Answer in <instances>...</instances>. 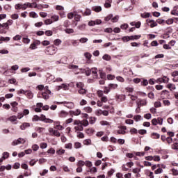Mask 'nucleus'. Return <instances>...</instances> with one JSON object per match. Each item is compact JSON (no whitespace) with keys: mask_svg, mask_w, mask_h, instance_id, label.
I'll return each mask as SVG.
<instances>
[{"mask_svg":"<svg viewBox=\"0 0 178 178\" xmlns=\"http://www.w3.org/2000/svg\"><path fill=\"white\" fill-rule=\"evenodd\" d=\"M157 83H165V84H168L169 83V78L166 76H163V78H159L156 80Z\"/></svg>","mask_w":178,"mask_h":178,"instance_id":"0eeeda50","label":"nucleus"},{"mask_svg":"<svg viewBox=\"0 0 178 178\" xmlns=\"http://www.w3.org/2000/svg\"><path fill=\"white\" fill-rule=\"evenodd\" d=\"M92 10L98 13V12H101V10H102V7L99 6H96L92 7Z\"/></svg>","mask_w":178,"mask_h":178,"instance_id":"4be33fe9","label":"nucleus"},{"mask_svg":"<svg viewBox=\"0 0 178 178\" xmlns=\"http://www.w3.org/2000/svg\"><path fill=\"white\" fill-rule=\"evenodd\" d=\"M94 131H95L92 128H89L86 130V133L88 134V136H92V134H94Z\"/></svg>","mask_w":178,"mask_h":178,"instance_id":"dca6fc26","label":"nucleus"},{"mask_svg":"<svg viewBox=\"0 0 178 178\" xmlns=\"http://www.w3.org/2000/svg\"><path fill=\"white\" fill-rule=\"evenodd\" d=\"M65 32L67 34H73V33H74V30H73V29H65Z\"/></svg>","mask_w":178,"mask_h":178,"instance_id":"c756f323","label":"nucleus"},{"mask_svg":"<svg viewBox=\"0 0 178 178\" xmlns=\"http://www.w3.org/2000/svg\"><path fill=\"white\" fill-rule=\"evenodd\" d=\"M122 40L124 42H129V41H131L130 36H124Z\"/></svg>","mask_w":178,"mask_h":178,"instance_id":"f704fd0d","label":"nucleus"},{"mask_svg":"<svg viewBox=\"0 0 178 178\" xmlns=\"http://www.w3.org/2000/svg\"><path fill=\"white\" fill-rule=\"evenodd\" d=\"M64 106L68 108V109H73L74 108V103L72 102H64L63 103Z\"/></svg>","mask_w":178,"mask_h":178,"instance_id":"20e7f679","label":"nucleus"},{"mask_svg":"<svg viewBox=\"0 0 178 178\" xmlns=\"http://www.w3.org/2000/svg\"><path fill=\"white\" fill-rule=\"evenodd\" d=\"M74 130L76 131H83L84 130V128L83 127V125H81V122L80 120H75L74 122Z\"/></svg>","mask_w":178,"mask_h":178,"instance_id":"f03ea898","label":"nucleus"},{"mask_svg":"<svg viewBox=\"0 0 178 178\" xmlns=\"http://www.w3.org/2000/svg\"><path fill=\"white\" fill-rule=\"evenodd\" d=\"M162 106V103L161 102H156L154 103V108H161Z\"/></svg>","mask_w":178,"mask_h":178,"instance_id":"603ef678","label":"nucleus"},{"mask_svg":"<svg viewBox=\"0 0 178 178\" xmlns=\"http://www.w3.org/2000/svg\"><path fill=\"white\" fill-rule=\"evenodd\" d=\"M47 52H49V55H55L56 54V49L54 46L49 47L47 48Z\"/></svg>","mask_w":178,"mask_h":178,"instance_id":"423d86ee","label":"nucleus"},{"mask_svg":"<svg viewBox=\"0 0 178 178\" xmlns=\"http://www.w3.org/2000/svg\"><path fill=\"white\" fill-rule=\"evenodd\" d=\"M8 158H9V153L6 152H3L2 158L0 159V165L3 162V159H8Z\"/></svg>","mask_w":178,"mask_h":178,"instance_id":"9b49d317","label":"nucleus"},{"mask_svg":"<svg viewBox=\"0 0 178 178\" xmlns=\"http://www.w3.org/2000/svg\"><path fill=\"white\" fill-rule=\"evenodd\" d=\"M90 15H91V10L86 8L83 13V16H90Z\"/></svg>","mask_w":178,"mask_h":178,"instance_id":"7c9ffc66","label":"nucleus"},{"mask_svg":"<svg viewBox=\"0 0 178 178\" xmlns=\"http://www.w3.org/2000/svg\"><path fill=\"white\" fill-rule=\"evenodd\" d=\"M100 101H102V103L104 102L105 104L108 102V97L106 96H103L102 97H101Z\"/></svg>","mask_w":178,"mask_h":178,"instance_id":"4d7b16f0","label":"nucleus"},{"mask_svg":"<svg viewBox=\"0 0 178 178\" xmlns=\"http://www.w3.org/2000/svg\"><path fill=\"white\" fill-rule=\"evenodd\" d=\"M13 24V20L9 19L6 22V26L7 27V30H9V26H12Z\"/></svg>","mask_w":178,"mask_h":178,"instance_id":"a878e982","label":"nucleus"},{"mask_svg":"<svg viewBox=\"0 0 178 178\" xmlns=\"http://www.w3.org/2000/svg\"><path fill=\"white\" fill-rule=\"evenodd\" d=\"M11 19H13V20H17V19H19V14L11 15Z\"/></svg>","mask_w":178,"mask_h":178,"instance_id":"bf43d9fd","label":"nucleus"},{"mask_svg":"<svg viewBox=\"0 0 178 178\" xmlns=\"http://www.w3.org/2000/svg\"><path fill=\"white\" fill-rule=\"evenodd\" d=\"M49 95H51V90H49L48 86H45L44 91L38 94V98H43V99H49Z\"/></svg>","mask_w":178,"mask_h":178,"instance_id":"f257e3e1","label":"nucleus"},{"mask_svg":"<svg viewBox=\"0 0 178 178\" xmlns=\"http://www.w3.org/2000/svg\"><path fill=\"white\" fill-rule=\"evenodd\" d=\"M141 17L143 19H148L151 16V14L149 13H143L140 15Z\"/></svg>","mask_w":178,"mask_h":178,"instance_id":"412c9836","label":"nucleus"},{"mask_svg":"<svg viewBox=\"0 0 178 178\" xmlns=\"http://www.w3.org/2000/svg\"><path fill=\"white\" fill-rule=\"evenodd\" d=\"M74 147L76 149L81 148V144L79 142H76L74 143Z\"/></svg>","mask_w":178,"mask_h":178,"instance_id":"13d9d810","label":"nucleus"},{"mask_svg":"<svg viewBox=\"0 0 178 178\" xmlns=\"http://www.w3.org/2000/svg\"><path fill=\"white\" fill-rule=\"evenodd\" d=\"M71 115H74V116H79L81 113V111L80 109H76L74 111H70Z\"/></svg>","mask_w":178,"mask_h":178,"instance_id":"4468645a","label":"nucleus"},{"mask_svg":"<svg viewBox=\"0 0 178 178\" xmlns=\"http://www.w3.org/2000/svg\"><path fill=\"white\" fill-rule=\"evenodd\" d=\"M38 120H41L38 115H34L32 118V122H38Z\"/></svg>","mask_w":178,"mask_h":178,"instance_id":"3c124183","label":"nucleus"},{"mask_svg":"<svg viewBox=\"0 0 178 178\" xmlns=\"http://www.w3.org/2000/svg\"><path fill=\"white\" fill-rule=\"evenodd\" d=\"M67 115H68L67 112H66L65 111H61V112L60 113V118H65V116H67Z\"/></svg>","mask_w":178,"mask_h":178,"instance_id":"a18cd8bd","label":"nucleus"},{"mask_svg":"<svg viewBox=\"0 0 178 178\" xmlns=\"http://www.w3.org/2000/svg\"><path fill=\"white\" fill-rule=\"evenodd\" d=\"M65 148H66L67 149H72V148H73V144L72 143L65 144Z\"/></svg>","mask_w":178,"mask_h":178,"instance_id":"a19ab883","label":"nucleus"},{"mask_svg":"<svg viewBox=\"0 0 178 178\" xmlns=\"http://www.w3.org/2000/svg\"><path fill=\"white\" fill-rule=\"evenodd\" d=\"M102 59H104V60H111V56L108 55V54H105L103 56Z\"/></svg>","mask_w":178,"mask_h":178,"instance_id":"8fccbe9b","label":"nucleus"},{"mask_svg":"<svg viewBox=\"0 0 178 178\" xmlns=\"http://www.w3.org/2000/svg\"><path fill=\"white\" fill-rule=\"evenodd\" d=\"M148 80L147 79H143V81H142L141 84L142 86H143L144 87H147V86H148Z\"/></svg>","mask_w":178,"mask_h":178,"instance_id":"052dcab7","label":"nucleus"},{"mask_svg":"<svg viewBox=\"0 0 178 178\" xmlns=\"http://www.w3.org/2000/svg\"><path fill=\"white\" fill-rule=\"evenodd\" d=\"M51 19L54 22H58L59 20V15H54L51 17Z\"/></svg>","mask_w":178,"mask_h":178,"instance_id":"b1692460","label":"nucleus"},{"mask_svg":"<svg viewBox=\"0 0 178 178\" xmlns=\"http://www.w3.org/2000/svg\"><path fill=\"white\" fill-rule=\"evenodd\" d=\"M151 137H152V138H153L154 140H156V139H158V138H160L161 135H159V134H158V133L154 132V133H152V134H151Z\"/></svg>","mask_w":178,"mask_h":178,"instance_id":"2eb2a0df","label":"nucleus"},{"mask_svg":"<svg viewBox=\"0 0 178 178\" xmlns=\"http://www.w3.org/2000/svg\"><path fill=\"white\" fill-rule=\"evenodd\" d=\"M171 147H172V149L178 150V143H174L173 145H172Z\"/></svg>","mask_w":178,"mask_h":178,"instance_id":"338daca9","label":"nucleus"},{"mask_svg":"<svg viewBox=\"0 0 178 178\" xmlns=\"http://www.w3.org/2000/svg\"><path fill=\"white\" fill-rule=\"evenodd\" d=\"M84 56L86 58V59H91V54L86 52L84 54Z\"/></svg>","mask_w":178,"mask_h":178,"instance_id":"69168bd1","label":"nucleus"},{"mask_svg":"<svg viewBox=\"0 0 178 178\" xmlns=\"http://www.w3.org/2000/svg\"><path fill=\"white\" fill-rule=\"evenodd\" d=\"M25 5H26V9H27V8H33V5L35 6V8H37V3H25Z\"/></svg>","mask_w":178,"mask_h":178,"instance_id":"393cba45","label":"nucleus"},{"mask_svg":"<svg viewBox=\"0 0 178 178\" xmlns=\"http://www.w3.org/2000/svg\"><path fill=\"white\" fill-rule=\"evenodd\" d=\"M74 20L76 22H80V19H81V15L77 14V12L74 13Z\"/></svg>","mask_w":178,"mask_h":178,"instance_id":"5701e85b","label":"nucleus"},{"mask_svg":"<svg viewBox=\"0 0 178 178\" xmlns=\"http://www.w3.org/2000/svg\"><path fill=\"white\" fill-rule=\"evenodd\" d=\"M83 111H85V112H87L88 113H91V112H92V108L90 106H86L84 107Z\"/></svg>","mask_w":178,"mask_h":178,"instance_id":"cd10ccee","label":"nucleus"},{"mask_svg":"<svg viewBox=\"0 0 178 178\" xmlns=\"http://www.w3.org/2000/svg\"><path fill=\"white\" fill-rule=\"evenodd\" d=\"M7 120H9L10 122H12V123H13L17 120V117L15 115H12L10 118H8Z\"/></svg>","mask_w":178,"mask_h":178,"instance_id":"a211bd4d","label":"nucleus"},{"mask_svg":"<svg viewBox=\"0 0 178 178\" xmlns=\"http://www.w3.org/2000/svg\"><path fill=\"white\" fill-rule=\"evenodd\" d=\"M53 23H54V21H52L51 19H47L44 20V24H46V26H48V24H52Z\"/></svg>","mask_w":178,"mask_h":178,"instance_id":"473e14b6","label":"nucleus"},{"mask_svg":"<svg viewBox=\"0 0 178 178\" xmlns=\"http://www.w3.org/2000/svg\"><path fill=\"white\" fill-rule=\"evenodd\" d=\"M29 16L30 17H33V19L38 17V15L35 13V12H31L29 13Z\"/></svg>","mask_w":178,"mask_h":178,"instance_id":"72a5a7b5","label":"nucleus"},{"mask_svg":"<svg viewBox=\"0 0 178 178\" xmlns=\"http://www.w3.org/2000/svg\"><path fill=\"white\" fill-rule=\"evenodd\" d=\"M89 172H90V173H97V168L92 167V168H90Z\"/></svg>","mask_w":178,"mask_h":178,"instance_id":"0e129e2a","label":"nucleus"},{"mask_svg":"<svg viewBox=\"0 0 178 178\" xmlns=\"http://www.w3.org/2000/svg\"><path fill=\"white\" fill-rule=\"evenodd\" d=\"M61 43L62 40H60V39H56L54 40V45H56V47L60 45Z\"/></svg>","mask_w":178,"mask_h":178,"instance_id":"c03bdc74","label":"nucleus"},{"mask_svg":"<svg viewBox=\"0 0 178 178\" xmlns=\"http://www.w3.org/2000/svg\"><path fill=\"white\" fill-rule=\"evenodd\" d=\"M129 38L131 41H133V40H140V38H141V35H131Z\"/></svg>","mask_w":178,"mask_h":178,"instance_id":"6ab92c4d","label":"nucleus"},{"mask_svg":"<svg viewBox=\"0 0 178 178\" xmlns=\"http://www.w3.org/2000/svg\"><path fill=\"white\" fill-rule=\"evenodd\" d=\"M100 124H102V126H108V127H111V123L107 121H101Z\"/></svg>","mask_w":178,"mask_h":178,"instance_id":"2f4dec72","label":"nucleus"},{"mask_svg":"<svg viewBox=\"0 0 178 178\" xmlns=\"http://www.w3.org/2000/svg\"><path fill=\"white\" fill-rule=\"evenodd\" d=\"M48 131L50 136H55V137H60V133L58 130L54 129V128H49Z\"/></svg>","mask_w":178,"mask_h":178,"instance_id":"7ed1b4c3","label":"nucleus"},{"mask_svg":"<svg viewBox=\"0 0 178 178\" xmlns=\"http://www.w3.org/2000/svg\"><path fill=\"white\" fill-rule=\"evenodd\" d=\"M40 148H42V149H44L45 148H47V147H48V145L45 143H40Z\"/></svg>","mask_w":178,"mask_h":178,"instance_id":"680f3d73","label":"nucleus"},{"mask_svg":"<svg viewBox=\"0 0 178 178\" xmlns=\"http://www.w3.org/2000/svg\"><path fill=\"white\" fill-rule=\"evenodd\" d=\"M91 73L93 76V79H98V69L93 67L91 69Z\"/></svg>","mask_w":178,"mask_h":178,"instance_id":"6e6552de","label":"nucleus"},{"mask_svg":"<svg viewBox=\"0 0 178 178\" xmlns=\"http://www.w3.org/2000/svg\"><path fill=\"white\" fill-rule=\"evenodd\" d=\"M56 88H57L58 91H59V90H62V88L66 91V90H69V85L63 83L60 86H57Z\"/></svg>","mask_w":178,"mask_h":178,"instance_id":"1a4fd4ad","label":"nucleus"},{"mask_svg":"<svg viewBox=\"0 0 178 178\" xmlns=\"http://www.w3.org/2000/svg\"><path fill=\"white\" fill-rule=\"evenodd\" d=\"M129 133H131V134H137V133H138V131H137V129L136 128H131L129 131Z\"/></svg>","mask_w":178,"mask_h":178,"instance_id":"37998d69","label":"nucleus"},{"mask_svg":"<svg viewBox=\"0 0 178 178\" xmlns=\"http://www.w3.org/2000/svg\"><path fill=\"white\" fill-rule=\"evenodd\" d=\"M25 95L27 97V98H29V99H31L34 97V94H33L32 92L30 90H26V93Z\"/></svg>","mask_w":178,"mask_h":178,"instance_id":"f8f14e48","label":"nucleus"},{"mask_svg":"<svg viewBox=\"0 0 178 178\" xmlns=\"http://www.w3.org/2000/svg\"><path fill=\"white\" fill-rule=\"evenodd\" d=\"M84 165H86V162L83 161L81 160H80L78 163H77V166H79L81 168H83V166H84Z\"/></svg>","mask_w":178,"mask_h":178,"instance_id":"09e8293b","label":"nucleus"},{"mask_svg":"<svg viewBox=\"0 0 178 178\" xmlns=\"http://www.w3.org/2000/svg\"><path fill=\"white\" fill-rule=\"evenodd\" d=\"M85 73H86V76H90V74H91V69L86 68Z\"/></svg>","mask_w":178,"mask_h":178,"instance_id":"774afa93","label":"nucleus"},{"mask_svg":"<svg viewBox=\"0 0 178 178\" xmlns=\"http://www.w3.org/2000/svg\"><path fill=\"white\" fill-rule=\"evenodd\" d=\"M118 20H119V15H116L111 19V21L113 22V23H117Z\"/></svg>","mask_w":178,"mask_h":178,"instance_id":"5fc2aeb1","label":"nucleus"},{"mask_svg":"<svg viewBox=\"0 0 178 178\" xmlns=\"http://www.w3.org/2000/svg\"><path fill=\"white\" fill-rule=\"evenodd\" d=\"M112 0H106L104 8H111L112 6Z\"/></svg>","mask_w":178,"mask_h":178,"instance_id":"f3484780","label":"nucleus"},{"mask_svg":"<svg viewBox=\"0 0 178 178\" xmlns=\"http://www.w3.org/2000/svg\"><path fill=\"white\" fill-rule=\"evenodd\" d=\"M26 127H30V123L24 122L19 127L21 130H26Z\"/></svg>","mask_w":178,"mask_h":178,"instance_id":"ddd939ff","label":"nucleus"},{"mask_svg":"<svg viewBox=\"0 0 178 178\" xmlns=\"http://www.w3.org/2000/svg\"><path fill=\"white\" fill-rule=\"evenodd\" d=\"M76 13V11H74V13H70L67 14V18L68 19H73V17L74 16V14Z\"/></svg>","mask_w":178,"mask_h":178,"instance_id":"864d4df0","label":"nucleus"},{"mask_svg":"<svg viewBox=\"0 0 178 178\" xmlns=\"http://www.w3.org/2000/svg\"><path fill=\"white\" fill-rule=\"evenodd\" d=\"M108 86L110 89L112 88L113 90H116V88H118V84L116 83H110Z\"/></svg>","mask_w":178,"mask_h":178,"instance_id":"79ce46f5","label":"nucleus"},{"mask_svg":"<svg viewBox=\"0 0 178 178\" xmlns=\"http://www.w3.org/2000/svg\"><path fill=\"white\" fill-rule=\"evenodd\" d=\"M81 124L83 126H84L85 127H86V126H88V120H83L82 121H81Z\"/></svg>","mask_w":178,"mask_h":178,"instance_id":"c9c22d12","label":"nucleus"},{"mask_svg":"<svg viewBox=\"0 0 178 178\" xmlns=\"http://www.w3.org/2000/svg\"><path fill=\"white\" fill-rule=\"evenodd\" d=\"M0 41H10V38L9 37H0Z\"/></svg>","mask_w":178,"mask_h":178,"instance_id":"de8ad7c7","label":"nucleus"},{"mask_svg":"<svg viewBox=\"0 0 178 178\" xmlns=\"http://www.w3.org/2000/svg\"><path fill=\"white\" fill-rule=\"evenodd\" d=\"M116 80L120 83H124V79L120 76H116Z\"/></svg>","mask_w":178,"mask_h":178,"instance_id":"49530a36","label":"nucleus"},{"mask_svg":"<svg viewBox=\"0 0 178 178\" xmlns=\"http://www.w3.org/2000/svg\"><path fill=\"white\" fill-rule=\"evenodd\" d=\"M44 34L45 35H47V37H51V35H52V34H54V32H52V31L51 30H48V31H46L44 32Z\"/></svg>","mask_w":178,"mask_h":178,"instance_id":"e433bc0d","label":"nucleus"},{"mask_svg":"<svg viewBox=\"0 0 178 178\" xmlns=\"http://www.w3.org/2000/svg\"><path fill=\"white\" fill-rule=\"evenodd\" d=\"M84 145H91V140L90 139H86L83 140Z\"/></svg>","mask_w":178,"mask_h":178,"instance_id":"58836bf2","label":"nucleus"},{"mask_svg":"<svg viewBox=\"0 0 178 178\" xmlns=\"http://www.w3.org/2000/svg\"><path fill=\"white\" fill-rule=\"evenodd\" d=\"M79 94H81V95H84V94H87V90H86L84 88L79 89L78 90Z\"/></svg>","mask_w":178,"mask_h":178,"instance_id":"bb28decb","label":"nucleus"},{"mask_svg":"<svg viewBox=\"0 0 178 178\" xmlns=\"http://www.w3.org/2000/svg\"><path fill=\"white\" fill-rule=\"evenodd\" d=\"M76 86L79 90H81V88H84V83H83L82 82L76 83Z\"/></svg>","mask_w":178,"mask_h":178,"instance_id":"c85d7f7f","label":"nucleus"},{"mask_svg":"<svg viewBox=\"0 0 178 178\" xmlns=\"http://www.w3.org/2000/svg\"><path fill=\"white\" fill-rule=\"evenodd\" d=\"M57 155H63L65 154V149H59L58 150L56 151Z\"/></svg>","mask_w":178,"mask_h":178,"instance_id":"4c0bfd02","label":"nucleus"},{"mask_svg":"<svg viewBox=\"0 0 178 178\" xmlns=\"http://www.w3.org/2000/svg\"><path fill=\"white\" fill-rule=\"evenodd\" d=\"M167 88H169V90H170V91H173V90H175L176 88V85H175L173 83H168L167 85Z\"/></svg>","mask_w":178,"mask_h":178,"instance_id":"aec40b11","label":"nucleus"},{"mask_svg":"<svg viewBox=\"0 0 178 178\" xmlns=\"http://www.w3.org/2000/svg\"><path fill=\"white\" fill-rule=\"evenodd\" d=\"M49 44H51V42L48 40H44L42 42V45H44V47H47V45H49Z\"/></svg>","mask_w":178,"mask_h":178,"instance_id":"e2e57ef3","label":"nucleus"},{"mask_svg":"<svg viewBox=\"0 0 178 178\" xmlns=\"http://www.w3.org/2000/svg\"><path fill=\"white\" fill-rule=\"evenodd\" d=\"M15 8L16 10H20V9H22V10H26V4L17 3L15 6Z\"/></svg>","mask_w":178,"mask_h":178,"instance_id":"39448f33","label":"nucleus"},{"mask_svg":"<svg viewBox=\"0 0 178 178\" xmlns=\"http://www.w3.org/2000/svg\"><path fill=\"white\" fill-rule=\"evenodd\" d=\"M138 133L140 134V136H144V134H147V130L145 129H140L138 131Z\"/></svg>","mask_w":178,"mask_h":178,"instance_id":"ea45409f","label":"nucleus"},{"mask_svg":"<svg viewBox=\"0 0 178 178\" xmlns=\"http://www.w3.org/2000/svg\"><path fill=\"white\" fill-rule=\"evenodd\" d=\"M147 22L148 24H150V27L152 29L158 26V24H156V22L152 19H147Z\"/></svg>","mask_w":178,"mask_h":178,"instance_id":"9d476101","label":"nucleus"},{"mask_svg":"<svg viewBox=\"0 0 178 178\" xmlns=\"http://www.w3.org/2000/svg\"><path fill=\"white\" fill-rule=\"evenodd\" d=\"M87 41H88V38H82L79 40V42H81V44H85Z\"/></svg>","mask_w":178,"mask_h":178,"instance_id":"6e6d98bb","label":"nucleus"}]
</instances>
